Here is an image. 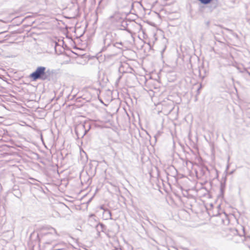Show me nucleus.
<instances>
[{
    "label": "nucleus",
    "mask_w": 250,
    "mask_h": 250,
    "mask_svg": "<svg viewBox=\"0 0 250 250\" xmlns=\"http://www.w3.org/2000/svg\"><path fill=\"white\" fill-rule=\"evenodd\" d=\"M46 68L44 66H39L37 68L35 71L30 75V77L34 81L38 79L44 80L46 79L45 75Z\"/></svg>",
    "instance_id": "nucleus-1"
},
{
    "label": "nucleus",
    "mask_w": 250,
    "mask_h": 250,
    "mask_svg": "<svg viewBox=\"0 0 250 250\" xmlns=\"http://www.w3.org/2000/svg\"><path fill=\"white\" fill-rule=\"evenodd\" d=\"M101 209H104V208H103V207H102H102H101Z\"/></svg>",
    "instance_id": "nucleus-4"
},
{
    "label": "nucleus",
    "mask_w": 250,
    "mask_h": 250,
    "mask_svg": "<svg viewBox=\"0 0 250 250\" xmlns=\"http://www.w3.org/2000/svg\"><path fill=\"white\" fill-rule=\"evenodd\" d=\"M212 1V4L214 5V7L216 8L218 6L219 4V1L218 0H211Z\"/></svg>",
    "instance_id": "nucleus-2"
},
{
    "label": "nucleus",
    "mask_w": 250,
    "mask_h": 250,
    "mask_svg": "<svg viewBox=\"0 0 250 250\" xmlns=\"http://www.w3.org/2000/svg\"><path fill=\"white\" fill-rule=\"evenodd\" d=\"M105 211H106L109 214L110 217L111 216V213L109 210L107 209V210H105Z\"/></svg>",
    "instance_id": "nucleus-3"
}]
</instances>
